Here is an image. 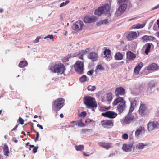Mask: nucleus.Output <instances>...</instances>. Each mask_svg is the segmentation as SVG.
Listing matches in <instances>:
<instances>
[{
  "instance_id": "nucleus-41",
  "label": "nucleus",
  "mask_w": 159,
  "mask_h": 159,
  "mask_svg": "<svg viewBox=\"0 0 159 159\" xmlns=\"http://www.w3.org/2000/svg\"><path fill=\"white\" fill-rule=\"evenodd\" d=\"M111 52L109 49H106L105 50L104 54L106 56H109V55H110Z\"/></svg>"
},
{
  "instance_id": "nucleus-8",
  "label": "nucleus",
  "mask_w": 159,
  "mask_h": 159,
  "mask_svg": "<svg viewBox=\"0 0 159 159\" xmlns=\"http://www.w3.org/2000/svg\"><path fill=\"white\" fill-rule=\"evenodd\" d=\"M83 25L84 24L82 21L78 20L73 23L72 28L74 30L78 31L82 29Z\"/></svg>"
},
{
  "instance_id": "nucleus-3",
  "label": "nucleus",
  "mask_w": 159,
  "mask_h": 159,
  "mask_svg": "<svg viewBox=\"0 0 159 159\" xmlns=\"http://www.w3.org/2000/svg\"><path fill=\"white\" fill-rule=\"evenodd\" d=\"M110 10V6L108 4H106L96 10L94 12V14L97 15H101L104 13L108 14Z\"/></svg>"
},
{
  "instance_id": "nucleus-18",
  "label": "nucleus",
  "mask_w": 159,
  "mask_h": 159,
  "mask_svg": "<svg viewBox=\"0 0 159 159\" xmlns=\"http://www.w3.org/2000/svg\"><path fill=\"white\" fill-rule=\"evenodd\" d=\"M143 66V63L142 62H140L138 64L134 69V73L135 74H138Z\"/></svg>"
},
{
  "instance_id": "nucleus-60",
  "label": "nucleus",
  "mask_w": 159,
  "mask_h": 159,
  "mask_svg": "<svg viewBox=\"0 0 159 159\" xmlns=\"http://www.w3.org/2000/svg\"><path fill=\"white\" fill-rule=\"evenodd\" d=\"M82 122H79L78 123V125L79 126L82 127Z\"/></svg>"
},
{
  "instance_id": "nucleus-58",
  "label": "nucleus",
  "mask_w": 159,
  "mask_h": 159,
  "mask_svg": "<svg viewBox=\"0 0 159 159\" xmlns=\"http://www.w3.org/2000/svg\"><path fill=\"white\" fill-rule=\"evenodd\" d=\"M37 126L38 127H39L41 129H43V126L41 125H39V124H38Z\"/></svg>"
},
{
  "instance_id": "nucleus-7",
  "label": "nucleus",
  "mask_w": 159,
  "mask_h": 159,
  "mask_svg": "<svg viewBox=\"0 0 159 159\" xmlns=\"http://www.w3.org/2000/svg\"><path fill=\"white\" fill-rule=\"evenodd\" d=\"M83 66V63L80 61H78L74 64V68L77 72L82 74L84 68Z\"/></svg>"
},
{
  "instance_id": "nucleus-4",
  "label": "nucleus",
  "mask_w": 159,
  "mask_h": 159,
  "mask_svg": "<svg viewBox=\"0 0 159 159\" xmlns=\"http://www.w3.org/2000/svg\"><path fill=\"white\" fill-rule=\"evenodd\" d=\"M49 69L53 72L60 74L63 73L65 70L64 65L61 63L55 64L54 66H51L49 67Z\"/></svg>"
},
{
  "instance_id": "nucleus-59",
  "label": "nucleus",
  "mask_w": 159,
  "mask_h": 159,
  "mask_svg": "<svg viewBox=\"0 0 159 159\" xmlns=\"http://www.w3.org/2000/svg\"><path fill=\"white\" fill-rule=\"evenodd\" d=\"M34 131L36 132V138H39V133L38 132H36L35 130H34Z\"/></svg>"
},
{
  "instance_id": "nucleus-42",
  "label": "nucleus",
  "mask_w": 159,
  "mask_h": 159,
  "mask_svg": "<svg viewBox=\"0 0 159 159\" xmlns=\"http://www.w3.org/2000/svg\"><path fill=\"white\" fill-rule=\"evenodd\" d=\"M69 2V0H66L65 2H62L61 3L59 6V7H64L65 6L67 5Z\"/></svg>"
},
{
  "instance_id": "nucleus-5",
  "label": "nucleus",
  "mask_w": 159,
  "mask_h": 159,
  "mask_svg": "<svg viewBox=\"0 0 159 159\" xmlns=\"http://www.w3.org/2000/svg\"><path fill=\"white\" fill-rule=\"evenodd\" d=\"M133 110H129L127 115L121 120L122 124H129L134 120V116L131 113Z\"/></svg>"
},
{
  "instance_id": "nucleus-1",
  "label": "nucleus",
  "mask_w": 159,
  "mask_h": 159,
  "mask_svg": "<svg viewBox=\"0 0 159 159\" xmlns=\"http://www.w3.org/2000/svg\"><path fill=\"white\" fill-rule=\"evenodd\" d=\"M117 2L120 4L119 7L115 13V16H118L122 15L126 10L129 0H118Z\"/></svg>"
},
{
  "instance_id": "nucleus-62",
  "label": "nucleus",
  "mask_w": 159,
  "mask_h": 159,
  "mask_svg": "<svg viewBox=\"0 0 159 159\" xmlns=\"http://www.w3.org/2000/svg\"><path fill=\"white\" fill-rule=\"evenodd\" d=\"M59 19L61 20H62L63 19V16L61 14L60 15Z\"/></svg>"
},
{
  "instance_id": "nucleus-55",
  "label": "nucleus",
  "mask_w": 159,
  "mask_h": 159,
  "mask_svg": "<svg viewBox=\"0 0 159 159\" xmlns=\"http://www.w3.org/2000/svg\"><path fill=\"white\" fill-rule=\"evenodd\" d=\"M90 130H91V129H82V131L83 133H85L87 131H89Z\"/></svg>"
},
{
  "instance_id": "nucleus-64",
  "label": "nucleus",
  "mask_w": 159,
  "mask_h": 159,
  "mask_svg": "<svg viewBox=\"0 0 159 159\" xmlns=\"http://www.w3.org/2000/svg\"><path fill=\"white\" fill-rule=\"evenodd\" d=\"M157 24L158 25V27L159 29V20H157Z\"/></svg>"
},
{
  "instance_id": "nucleus-61",
  "label": "nucleus",
  "mask_w": 159,
  "mask_h": 159,
  "mask_svg": "<svg viewBox=\"0 0 159 159\" xmlns=\"http://www.w3.org/2000/svg\"><path fill=\"white\" fill-rule=\"evenodd\" d=\"M18 125V124L16 125L12 129V131H14L15 130L17 127Z\"/></svg>"
},
{
  "instance_id": "nucleus-30",
  "label": "nucleus",
  "mask_w": 159,
  "mask_h": 159,
  "mask_svg": "<svg viewBox=\"0 0 159 159\" xmlns=\"http://www.w3.org/2000/svg\"><path fill=\"white\" fill-rule=\"evenodd\" d=\"M123 101V99L122 98L119 97L116 98L113 102L112 104L113 105H116L118 103L120 102H121Z\"/></svg>"
},
{
  "instance_id": "nucleus-9",
  "label": "nucleus",
  "mask_w": 159,
  "mask_h": 159,
  "mask_svg": "<svg viewBox=\"0 0 159 159\" xmlns=\"http://www.w3.org/2000/svg\"><path fill=\"white\" fill-rule=\"evenodd\" d=\"M155 82L153 80H151L148 83L146 90L148 94H150L154 91L153 89L155 86Z\"/></svg>"
},
{
  "instance_id": "nucleus-53",
  "label": "nucleus",
  "mask_w": 159,
  "mask_h": 159,
  "mask_svg": "<svg viewBox=\"0 0 159 159\" xmlns=\"http://www.w3.org/2000/svg\"><path fill=\"white\" fill-rule=\"evenodd\" d=\"M38 148V147H35L32 150V152L34 153H35L37 152Z\"/></svg>"
},
{
  "instance_id": "nucleus-25",
  "label": "nucleus",
  "mask_w": 159,
  "mask_h": 159,
  "mask_svg": "<svg viewBox=\"0 0 159 159\" xmlns=\"http://www.w3.org/2000/svg\"><path fill=\"white\" fill-rule=\"evenodd\" d=\"M146 87V84L145 83H142L139 85L137 88L140 91H142L145 89Z\"/></svg>"
},
{
  "instance_id": "nucleus-31",
  "label": "nucleus",
  "mask_w": 159,
  "mask_h": 159,
  "mask_svg": "<svg viewBox=\"0 0 159 159\" xmlns=\"http://www.w3.org/2000/svg\"><path fill=\"white\" fill-rule=\"evenodd\" d=\"M28 65V62L26 61H21L19 64V66L20 68H23L26 66Z\"/></svg>"
},
{
  "instance_id": "nucleus-26",
  "label": "nucleus",
  "mask_w": 159,
  "mask_h": 159,
  "mask_svg": "<svg viewBox=\"0 0 159 159\" xmlns=\"http://www.w3.org/2000/svg\"><path fill=\"white\" fill-rule=\"evenodd\" d=\"M123 55L120 52L116 53L115 56V59L116 60H120L123 58Z\"/></svg>"
},
{
  "instance_id": "nucleus-47",
  "label": "nucleus",
  "mask_w": 159,
  "mask_h": 159,
  "mask_svg": "<svg viewBox=\"0 0 159 159\" xmlns=\"http://www.w3.org/2000/svg\"><path fill=\"white\" fill-rule=\"evenodd\" d=\"M128 138V135L126 133L124 134L122 136V138L125 140L127 139Z\"/></svg>"
},
{
  "instance_id": "nucleus-36",
  "label": "nucleus",
  "mask_w": 159,
  "mask_h": 159,
  "mask_svg": "<svg viewBox=\"0 0 159 159\" xmlns=\"http://www.w3.org/2000/svg\"><path fill=\"white\" fill-rule=\"evenodd\" d=\"M138 112L142 116H145L148 113L146 111V110H138Z\"/></svg>"
},
{
  "instance_id": "nucleus-19",
  "label": "nucleus",
  "mask_w": 159,
  "mask_h": 159,
  "mask_svg": "<svg viewBox=\"0 0 159 159\" xmlns=\"http://www.w3.org/2000/svg\"><path fill=\"white\" fill-rule=\"evenodd\" d=\"M132 146V144H125L123 145L122 148L124 151L129 152L131 151Z\"/></svg>"
},
{
  "instance_id": "nucleus-48",
  "label": "nucleus",
  "mask_w": 159,
  "mask_h": 159,
  "mask_svg": "<svg viewBox=\"0 0 159 159\" xmlns=\"http://www.w3.org/2000/svg\"><path fill=\"white\" fill-rule=\"evenodd\" d=\"M94 72V70L93 69H91L87 72V74L88 75L91 76L93 75Z\"/></svg>"
},
{
  "instance_id": "nucleus-29",
  "label": "nucleus",
  "mask_w": 159,
  "mask_h": 159,
  "mask_svg": "<svg viewBox=\"0 0 159 159\" xmlns=\"http://www.w3.org/2000/svg\"><path fill=\"white\" fill-rule=\"evenodd\" d=\"M144 127L140 126L135 131V135L136 136H138L140 134L142 130H144Z\"/></svg>"
},
{
  "instance_id": "nucleus-50",
  "label": "nucleus",
  "mask_w": 159,
  "mask_h": 159,
  "mask_svg": "<svg viewBox=\"0 0 159 159\" xmlns=\"http://www.w3.org/2000/svg\"><path fill=\"white\" fill-rule=\"evenodd\" d=\"M156 39L154 37L151 36H148V40L149 41H154Z\"/></svg>"
},
{
  "instance_id": "nucleus-21",
  "label": "nucleus",
  "mask_w": 159,
  "mask_h": 159,
  "mask_svg": "<svg viewBox=\"0 0 159 159\" xmlns=\"http://www.w3.org/2000/svg\"><path fill=\"white\" fill-rule=\"evenodd\" d=\"M89 48H87L85 50H83L77 54L78 57L80 59L83 60V55L86 54L89 51Z\"/></svg>"
},
{
  "instance_id": "nucleus-32",
  "label": "nucleus",
  "mask_w": 159,
  "mask_h": 159,
  "mask_svg": "<svg viewBox=\"0 0 159 159\" xmlns=\"http://www.w3.org/2000/svg\"><path fill=\"white\" fill-rule=\"evenodd\" d=\"M137 101L135 100H134L131 102L130 107L129 109H134L136 108V105Z\"/></svg>"
},
{
  "instance_id": "nucleus-46",
  "label": "nucleus",
  "mask_w": 159,
  "mask_h": 159,
  "mask_svg": "<svg viewBox=\"0 0 159 159\" xmlns=\"http://www.w3.org/2000/svg\"><path fill=\"white\" fill-rule=\"evenodd\" d=\"M70 56L68 55L67 56H66L62 59V61L63 62H66L69 60V58L70 57Z\"/></svg>"
},
{
  "instance_id": "nucleus-35",
  "label": "nucleus",
  "mask_w": 159,
  "mask_h": 159,
  "mask_svg": "<svg viewBox=\"0 0 159 159\" xmlns=\"http://www.w3.org/2000/svg\"><path fill=\"white\" fill-rule=\"evenodd\" d=\"M148 36L144 35L141 38V39L142 42L143 43L147 42L148 41Z\"/></svg>"
},
{
  "instance_id": "nucleus-49",
  "label": "nucleus",
  "mask_w": 159,
  "mask_h": 159,
  "mask_svg": "<svg viewBox=\"0 0 159 159\" xmlns=\"http://www.w3.org/2000/svg\"><path fill=\"white\" fill-rule=\"evenodd\" d=\"M19 123L21 125H23L24 123V120L21 117H19Z\"/></svg>"
},
{
  "instance_id": "nucleus-63",
  "label": "nucleus",
  "mask_w": 159,
  "mask_h": 159,
  "mask_svg": "<svg viewBox=\"0 0 159 159\" xmlns=\"http://www.w3.org/2000/svg\"><path fill=\"white\" fill-rule=\"evenodd\" d=\"M124 63V62L123 61H121L120 62H119L118 64L117 65V66H119V65H122V64Z\"/></svg>"
},
{
  "instance_id": "nucleus-52",
  "label": "nucleus",
  "mask_w": 159,
  "mask_h": 159,
  "mask_svg": "<svg viewBox=\"0 0 159 159\" xmlns=\"http://www.w3.org/2000/svg\"><path fill=\"white\" fill-rule=\"evenodd\" d=\"M40 39V37L39 36H37L36 39L34 41V43H36L39 42V40Z\"/></svg>"
},
{
  "instance_id": "nucleus-17",
  "label": "nucleus",
  "mask_w": 159,
  "mask_h": 159,
  "mask_svg": "<svg viewBox=\"0 0 159 159\" xmlns=\"http://www.w3.org/2000/svg\"><path fill=\"white\" fill-rule=\"evenodd\" d=\"M158 66L155 63H153L149 65L147 67V69L148 71H154L157 69Z\"/></svg>"
},
{
  "instance_id": "nucleus-54",
  "label": "nucleus",
  "mask_w": 159,
  "mask_h": 159,
  "mask_svg": "<svg viewBox=\"0 0 159 159\" xmlns=\"http://www.w3.org/2000/svg\"><path fill=\"white\" fill-rule=\"evenodd\" d=\"M154 121L156 128H159V120L157 121Z\"/></svg>"
},
{
  "instance_id": "nucleus-10",
  "label": "nucleus",
  "mask_w": 159,
  "mask_h": 159,
  "mask_svg": "<svg viewBox=\"0 0 159 159\" xmlns=\"http://www.w3.org/2000/svg\"><path fill=\"white\" fill-rule=\"evenodd\" d=\"M65 100L62 98H59L55 100L54 102V106L57 109H61L63 106Z\"/></svg>"
},
{
  "instance_id": "nucleus-23",
  "label": "nucleus",
  "mask_w": 159,
  "mask_h": 159,
  "mask_svg": "<svg viewBox=\"0 0 159 159\" xmlns=\"http://www.w3.org/2000/svg\"><path fill=\"white\" fill-rule=\"evenodd\" d=\"M3 152L4 154L6 156H9L8 154L9 153V148L8 146L6 144H4L3 147Z\"/></svg>"
},
{
  "instance_id": "nucleus-37",
  "label": "nucleus",
  "mask_w": 159,
  "mask_h": 159,
  "mask_svg": "<svg viewBox=\"0 0 159 159\" xmlns=\"http://www.w3.org/2000/svg\"><path fill=\"white\" fill-rule=\"evenodd\" d=\"M75 149L77 151H82L84 149V146L83 145H79V146H76Z\"/></svg>"
},
{
  "instance_id": "nucleus-51",
  "label": "nucleus",
  "mask_w": 159,
  "mask_h": 159,
  "mask_svg": "<svg viewBox=\"0 0 159 159\" xmlns=\"http://www.w3.org/2000/svg\"><path fill=\"white\" fill-rule=\"evenodd\" d=\"M53 36L52 35H49L45 37H44V39H47L48 38H49L51 39H52L53 38Z\"/></svg>"
},
{
  "instance_id": "nucleus-24",
  "label": "nucleus",
  "mask_w": 159,
  "mask_h": 159,
  "mask_svg": "<svg viewBox=\"0 0 159 159\" xmlns=\"http://www.w3.org/2000/svg\"><path fill=\"white\" fill-rule=\"evenodd\" d=\"M151 45H152L151 43H147L143 46V48L145 47L146 48L144 51V52L146 54H148L150 52Z\"/></svg>"
},
{
  "instance_id": "nucleus-56",
  "label": "nucleus",
  "mask_w": 159,
  "mask_h": 159,
  "mask_svg": "<svg viewBox=\"0 0 159 159\" xmlns=\"http://www.w3.org/2000/svg\"><path fill=\"white\" fill-rule=\"evenodd\" d=\"M91 122H92L91 120H90V119H87V120H85V123L86 124H87V123L89 124Z\"/></svg>"
},
{
  "instance_id": "nucleus-57",
  "label": "nucleus",
  "mask_w": 159,
  "mask_h": 159,
  "mask_svg": "<svg viewBox=\"0 0 159 159\" xmlns=\"http://www.w3.org/2000/svg\"><path fill=\"white\" fill-rule=\"evenodd\" d=\"M158 8H159V4L154 7L153 8H152V10H154Z\"/></svg>"
},
{
  "instance_id": "nucleus-20",
  "label": "nucleus",
  "mask_w": 159,
  "mask_h": 159,
  "mask_svg": "<svg viewBox=\"0 0 159 159\" xmlns=\"http://www.w3.org/2000/svg\"><path fill=\"white\" fill-rule=\"evenodd\" d=\"M147 128L149 131H152L156 128L155 121L149 122L147 125Z\"/></svg>"
},
{
  "instance_id": "nucleus-11",
  "label": "nucleus",
  "mask_w": 159,
  "mask_h": 159,
  "mask_svg": "<svg viewBox=\"0 0 159 159\" xmlns=\"http://www.w3.org/2000/svg\"><path fill=\"white\" fill-rule=\"evenodd\" d=\"M101 115L105 117L113 119L116 117L117 115L114 111H108L102 113Z\"/></svg>"
},
{
  "instance_id": "nucleus-27",
  "label": "nucleus",
  "mask_w": 159,
  "mask_h": 159,
  "mask_svg": "<svg viewBox=\"0 0 159 159\" xmlns=\"http://www.w3.org/2000/svg\"><path fill=\"white\" fill-rule=\"evenodd\" d=\"M145 25V23L143 24H138L134 25L132 26V28L134 29H140L143 28Z\"/></svg>"
},
{
  "instance_id": "nucleus-45",
  "label": "nucleus",
  "mask_w": 159,
  "mask_h": 159,
  "mask_svg": "<svg viewBox=\"0 0 159 159\" xmlns=\"http://www.w3.org/2000/svg\"><path fill=\"white\" fill-rule=\"evenodd\" d=\"M87 115L85 111H83L81 112V113L78 115V116L84 117H85Z\"/></svg>"
},
{
  "instance_id": "nucleus-33",
  "label": "nucleus",
  "mask_w": 159,
  "mask_h": 159,
  "mask_svg": "<svg viewBox=\"0 0 159 159\" xmlns=\"http://www.w3.org/2000/svg\"><path fill=\"white\" fill-rule=\"evenodd\" d=\"M104 70V68L102 67L101 65H98L95 69V72L97 73L99 71H103Z\"/></svg>"
},
{
  "instance_id": "nucleus-13",
  "label": "nucleus",
  "mask_w": 159,
  "mask_h": 159,
  "mask_svg": "<svg viewBox=\"0 0 159 159\" xmlns=\"http://www.w3.org/2000/svg\"><path fill=\"white\" fill-rule=\"evenodd\" d=\"M99 146L107 150L112 147V143H106L103 142H99L98 143Z\"/></svg>"
},
{
  "instance_id": "nucleus-22",
  "label": "nucleus",
  "mask_w": 159,
  "mask_h": 159,
  "mask_svg": "<svg viewBox=\"0 0 159 159\" xmlns=\"http://www.w3.org/2000/svg\"><path fill=\"white\" fill-rule=\"evenodd\" d=\"M127 58L129 60H133L136 57L135 55L130 51H128L126 53Z\"/></svg>"
},
{
  "instance_id": "nucleus-28",
  "label": "nucleus",
  "mask_w": 159,
  "mask_h": 159,
  "mask_svg": "<svg viewBox=\"0 0 159 159\" xmlns=\"http://www.w3.org/2000/svg\"><path fill=\"white\" fill-rule=\"evenodd\" d=\"M125 103L124 102H120L117 106V109H124L125 108Z\"/></svg>"
},
{
  "instance_id": "nucleus-40",
  "label": "nucleus",
  "mask_w": 159,
  "mask_h": 159,
  "mask_svg": "<svg viewBox=\"0 0 159 159\" xmlns=\"http://www.w3.org/2000/svg\"><path fill=\"white\" fill-rule=\"evenodd\" d=\"M107 99L108 101H110L112 99V95L111 93H109L107 95Z\"/></svg>"
},
{
  "instance_id": "nucleus-34",
  "label": "nucleus",
  "mask_w": 159,
  "mask_h": 159,
  "mask_svg": "<svg viewBox=\"0 0 159 159\" xmlns=\"http://www.w3.org/2000/svg\"><path fill=\"white\" fill-rule=\"evenodd\" d=\"M147 144H144L143 143H138L136 146L137 148L139 149H143L144 148L145 146H146Z\"/></svg>"
},
{
  "instance_id": "nucleus-16",
  "label": "nucleus",
  "mask_w": 159,
  "mask_h": 159,
  "mask_svg": "<svg viewBox=\"0 0 159 159\" xmlns=\"http://www.w3.org/2000/svg\"><path fill=\"white\" fill-rule=\"evenodd\" d=\"M137 37V33L135 32H130L127 36V38L129 40L136 39Z\"/></svg>"
},
{
  "instance_id": "nucleus-38",
  "label": "nucleus",
  "mask_w": 159,
  "mask_h": 159,
  "mask_svg": "<svg viewBox=\"0 0 159 159\" xmlns=\"http://www.w3.org/2000/svg\"><path fill=\"white\" fill-rule=\"evenodd\" d=\"M96 89V87L95 86L89 85L87 87L88 90L91 91H94Z\"/></svg>"
},
{
  "instance_id": "nucleus-12",
  "label": "nucleus",
  "mask_w": 159,
  "mask_h": 159,
  "mask_svg": "<svg viewBox=\"0 0 159 159\" xmlns=\"http://www.w3.org/2000/svg\"><path fill=\"white\" fill-rule=\"evenodd\" d=\"M97 19L95 16H87L84 18V21L85 23H91L95 21Z\"/></svg>"
},
{
  "instance_id": "nucleus-44",
  "label": "nucleus",
  "mask_w": 159,
  "mask_h": 159,
  "mask_svg": "<svg viewBox=\"0 0 159 159\" xmlns=\"http://www.w3.org/2000/svg\"><path fill=\"white\" fill-rule=\"evenodd\" d=\"M109 22L108 19H106L104 20H101L99 22L100 24H106Z\"/></svg>"
},
{
  "instance_id": "nucleus-6",
  "label": "nucleus",
  "mask_w": 159,
  "mask_h": 159,
  "mask_svg": "<svg viewBox=\"0 0 159 159\" xmlns=\"http://www.w3.org/2000/svg\"><path fill=\"white\" fill-rule=\"evenodd\" d=\"M100 124L102 126L106 129H110L114 125V122L113 120H102Z\"/></svg>"
},
{
  "instance_id": "nucleus-15",
  "label": "nucleus",
  "mask_w": 159,
  "mask_h": 159,
  "mask_svg": "<svg viewBox=\"0 0 159 159\" xmlns=\"http://www.w3.org/2000/svg\"><path fill=\"white\" fill-rule=\"evenodd\" d=\"M98 57V54L94 52H91L88 55V58L91 59L92 61L97 60Z\"/></svg>"
},
{
  "instance_id": "nucleus-39",
  "label": "nucleus",
  "mask_w": 159,
  "mask_h": 159,
  "mask_svg": "<svg viewBox=\"0 0 159 159\" xmlns=\"http://www.w3.org/2000/svg\"><path fill=\"white\" fill-rule=\"evenodd\" d=\"M87 76L84 75L80 77L79 80L81 82H84L87 81Z\"/></svg>"
},
{
  "instance_id": "nucleus-2",
  "label": "nucleus",
  "mask_w": 159,
  "mask_h": 159,
  "mask_svg": "<svg viewBox=\"0 0 159 159\" xmlns=\"http://www.w3.org/2000/svg\"><path fill=\"white\" fill-rule=\"evenodd\" d=\"M83 102L86 107L88 109L96 108L97 104L95 99L93 97L87 96L83 98Z\"/></svg>"
},
{
  "instance_id": "nucleus-14",
  "label": "nucleus",
  "mask_w": 159,
  "mask_h": 159,
  "mask_svg": "<svg viewBox=\"0 0 159 159\" xmlns=\"http://www.w3.org/2000/svg\"><path fill=\"white\" fill-rule=\"evenodd\" d=\"M115 93L116 96L123 95L125 93V90L122 87L117 88L115 90Z\"/></svg>"
},
{
  "instance_id": "nucleus-43",
  "label": "nucleus",
  "mask_w": 159,
  "mask_h": 159,
  "mask_svg": "<svg viewBox=\"0 0 159 159\" xmlns=\"http://www.w3.org/2000/svg\"><path fill=\"white\" fill-rule=\"evenodd\" d=\"M147 108V106L146 104L141 103L139 109H146Z\"/></svg>"
}]
</instances>
